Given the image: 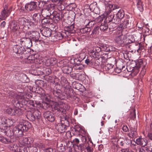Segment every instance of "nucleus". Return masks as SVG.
<instances>
[{
	"label": "nucleus",
	"instance_id": "nucleus-23",
	"mask_svg": "<svg viewBox=\"0 0 152 152\" xmlns=\"http://www.w3.org/2000/svg\"><path fill=\"white\" fill-rule=\"evenodd\" d=\"M130 21L129 18H127L125 19L124 22L122 23H121L119 27L121 28V29L126 28L129 24Z\"/></svg>",
	"mask_w": 152,
	"mask_h": 152
},
{
	"label": "nucleus",
	"instance_id": "nucleus-45",
	"mask_svg": "<svg viewBox=\"0 0 152 152\" xmlns=\"http://www.w3.org/2000/svg\"><path fill=\"white\" fill-rule=\"evenodd\" d=\"M113 65L111 64H108L104 67V69L105 70L108 71L111 70L113 68Z\"/></svg>",
	"mask_w": 152,
	"mask_h": 152
},
{
	"label": "nucleus",
	"instance_id": "nucleus-6",
	"mask_svg": "<svg viewBox=\"0 0 152 152\" xmlns=\"http://www.w3.org/2000/svg\"><path fill=\"white\" fill-rule=\"evenodd\" d=\"M117 35L115 39V42L118 44L121 45L124 44L125 39H126V36L125 35H122V33L120 32H117L116 34Z\"/></svg>",
	"mask_w": 152,
	"mask_h": 152
},
{
	"label": "nucleus",
	"instance_id": "nucleus-43",
	"mask_svg": "<svg viewBox=\"0 0 152 152\" xmlns=\"http://www.w3.org/2000/svg\"><path fill=\"white\" fill-rule=\"evenodd\" d=\"M34 116L35 118V120L39 119L40 118L41 113L37 110H35L34 112Z\"/></svg>",
	"mask_w": 152,
	"mask_h": 152
},
{
	"label": "nucleus",
	"instance_id": "nucleus-53",
	"mask_svg": "<svg viewBox=\"0 0 152 152\" xmlns=\"http://www.w3.org/2000/svg\"><path fill=\"white\" fill-rule=\"evenodd\" d=\"M64 33H64V32H63L62 33H61L60 32H58V33L57 36H58L59 37V39H61L64 36L66 37V35L64 34Z\"/></svg>",
	"mask_w": 152,
	"mask_h": 152
},
{
	"label": "nucleus",
	"instance_id": "nucleus-56",
	"mask_svg": "<svg viewBox=\"0 0 152 152\" xmlns=\"http://www.w3.org/2000/svg\"><path fill=\"white\" fill-rule=\"evenodd\" d=\"M124 142L125 143H126V145H129L130 144V143H131V140L126 138H124Z\"/></svg>",
	"mask_w": 152,
	"mask_h": 152
},
{
	"label": "nucleus",
	"instance_id": "nucleus-62",
	"mask_svg": "<svg viewBox=\"0 0 152 152\" xmlns=\"http://www.w3.org/2000/svg\"><path fill=\"white\" fill-rule=\"evenodd\" d=\"M120 20H121L120 19L118 18L117 19H113L112 23H115V24H117L119 22Z\"/></svg>",
	"mask_w": 152,
	"mask_h": 152
},
{
	"label": "nucleus",
	"instance_id": "nucleus-13",
	"mask_svg": "<svg viewBox=\"0 0 152 152\" xmlns=\"http://www.w3.org/2000/svg\"><path fill=\"white\" fill-rule=\"evenodd\" d=\"M44 116L47 120L51 122L55 120V116L53 113L49 111H46L44 114Z\"/></svg>",
	"mask_w": 152,
	"mask_h": 152
},
{
	"label": "nucleus",
	"instance_id": "nucleus-60",
	"mask_svg": "<svg viewBox=\"0 0 152 152\" xmlns=\"http://www.w3.org/2000/svg\"><path fill=\"white\" fill-rule=\"evenodd\" d=\"M46 152H55V150L51 148H49L45 149Z\"/></svg>",
	"mask_w": 152,
	"mask_h": 152
},
{
	"label": "nucleus",
	"instance_id": "nucleus-28",
	"mask_svg": "<svg viewBox=\"0 0 152 152\" xmlns=\"http://www.w3.org/2000/svg\"><path fill=\"white\" fill-rule=\"evenodd\" d=\"M84 68V66L83 64H75L73 66V69L77 70H82Z\"/></svg>",
	"mask_w": 152,
	"mask_h": 152
},
{
	"label": "nucleus",
	"instance_id": "nucleus-21",
	"mask_svg": "<svg viewBox=\"0 0 152 152\" xmlns=\"http://www.w3.org/2000/svg\"><path fill=\"white\" fill-rule=\"evenodd\" d=\"M9 148L10 150L15 152H20L21 151L22 148L17 144L11 145L9 147Z\"/></svg>",
	"mask_w": 152,
	"mask_h": 152
},
{
	"label": "nucleus",
	"instance_id": "nucleus-52",
	"mask_svg": "<svg viewBox=\"0 0 152 152\" xmlns=\"http://www.w3.org/2000/svg\"><path fill=\"white\" fill-rule=\"evenodd\" d=\"M144 24L140 22H138L137 25L136 26L138 28H141L142 29V28L144 26H143Z\"/></svg>",
	"mask_w": 152,
	"mask_h": 152
},
{
	"label": "nucleus",
	"instance_id": "nucleus-38",
	"mask_svg": "<svg viewBox=\"0 0 152 152\" xmlns=\"http://www.w3.org/2000/svg\"><path fill=\"white\" fill-rule=\"evenodd\" d=\"M26 94L25 92L19 93L18 94L19 98V102H21L20 100H24L25 98H26Z\"/></svg>",
	"mask_w": 152,
	"mask_h": 152
},
{
	"label": "nucleus",
	"instance_id": "nucleus-3",
	"mask_svg": "<svg viewBox=\"0 0 152 152\" xmlns=\"http://www.w3.org/2000/svg\"><path fill=\"white\" fill-rule=\"evenodd\" d=\"M31 33L29 32L26 34L25 37L21 38L20 42L21 45L28 47H30L32 45V42L31 38Z\"/></svg>",
	"mask_w": 152,
	"mask_h": 152
},
{
	"label": "nucleus",
	"instance_id": "nucleus-11",
	"mask_svg": "<svg viewBox=\"0 0 152 152\" xmlns=\"http://www.w3.org/2000/svg\"><path fill=\"white\" fill-rule=\"evenodd\" d=\"M53 94L55 96L61 99H65L64 93H63L61 90L57 89L56 87L54 89L53 91Z\"/></svg>",
	"mask_w": 152,
	"mask_h": 152
},
{
	"label": "nucleus",
	"instance_id": "nucleus-50",
	"mask_svg": "<svg viewBox=\"0 0 152 152\" xmlns=\"http://www.w3.org/2000/svg\"><path fill=\"white\" fill-rule=\"evenodd\" d=\"M142 32L148 35L149 33V29L148 28L145 26H144L142 29Z\"/></svg>",
	"mask_w": 152,
	"mask_h": 152
},
{
	"label": "nucleus",
	"instance_id": "nucleus-55",
	"mask_svg": "<svg viewBox=\"0 0 152 152\" xmlns=\"http://www.w3.org/2000/svg\"><path fill=\"white\" fill-rule=\"evenodd\" d=\"M122 129L124 132H127L129 131V129L127 126L126 125H123L122 127Z\"/></svg>",
	"mask_w": 152,
	"mask_h": 152
},
{
	"label": "nucleus",
	"instance_id": "nucleus-47",
	"mask_svg": "<svg viewBox=\"0 0 152 152\" xmlns=\"http://www.w3.org/2000/svg\"><path fill=\"white\" fill-rule=\"evenodd\" d=\"M66 5H67V6L69 7L70 10H72L73 9L76 7V4L74 3H66Z\"/></svg>",
	"mask_w": 152,
	"mask_h": 152
},
{
	"label": "nucleus",
	"instance_id": "nucleus-12",
	"mask_svg": "<svg viewBox=\"0 0 152 152\" xmlns=\"http://www.w3.org/2000/svg\"><path fill=\"white\" fill-rule=\"evenodd\" d=\"M61 18L60 14L57 11H54L52 13L50 19L51 20H53L54 23H58Z\"/></svg>",
	"mask_w": 152,
	"mask_h": 152
},
{
	"label": "nucleus",
	"instance_id": "nucleus-58",
	"mask_svg": "<svg viewBox=\"0 0 152 152\" xmlns=\"http://www.w3.org/2000/svg\"><path fill=\"white\" fill-rule=\"evenodd\" d=\"M139 152H148L147 151H146V149L145 146H142L140 148Z\"/></svg>",
	"mask_w": 152,
	"mask_h": 152
},
{
	"label": "nucleus",
	"instance_id": "nucleus-1",
	"mask_svg": "<svg viewBox=\"0 0 152 152\" xmlns=\"http://www.w3.org/2000/svg\"><path fill=\"white\" fill-rule=\"evenodd\" d=\"M70 115L67 116L66 115L64 118L61 121V123H58L56 126V128L58 132L60 133L65 132L67 129V125L69 124V120L70 118Z\"/></svg>",
	"mask_w": 152,
	"mask_h": 152
},
{
	"label": "nucleus",
	"instance_id": "nucleus-64",
	"mask_svg": "<svg viewBox=\"0 0 152 152\" xmlns=\"http://www.w3.org/2000/svg\"><path fill=\"white\" fill-rule=\"evenodd\" d=\"M86 149L87 152H93L92 151L91 149V148L89 145L86 148Z\"/></svg>",
	"mask_w": 152,
	"mask_h": 152
},
{
	"label": "nucleus",
	"instance_id": "nucleus-15",
	"mask_svg": "<svg viewBox=\"0 0 152 152\" xmlns=\"http://www.w3.org/2000/svg\"><path fill=\"white\" fill-rule=\"evenodd\" d=\"M28 20L22 17L19 18L17 20L18 24L20 26L21 29H23L27 23H28Z\"/></svg>",
	"mask_w": 152,
	"mask_h": 152
},
{
	"label": "nucleus",
	"instance_id": "nucleus-7",
	"mask_svg": "<svg viewBox=\"0 0 152 152\" xmlns=\"http://www.w3.org/2000/svg\"><path fill=\"white\" fill-rule=\"evenodd\" d=\"M34 142L33 138L29 137H23L21 138L20 140V144L23 146L27 147L31 145Z\"/></svg>",
	"mask_w": 152,
	"mask_h": 152
},
{
	"label": "nucleus",
	"instance_id": "nucleus-33",
	"mask_svg": "<svg viewBox=\"0 0 152 152\" xmlns=\"http://www.w3.org/2000/svg\"><path fill=\"white\" fill-rule=\"evenodd\" d=\"M84 23L87 24L86 25V27H89L90 28L91 27L94 26V24L95 23V22L94 21H89L88 20H86L85 21Z\"/></svg>",
	"mask_w": 152,
	"mask_h": 152
},
{
	"label": "nucleus",
	"instance_id": "nucleus-36",
	"mask_svg": "<svg viewBox=\"0 0 152 152\" xmlns=\"http://www.w3.org/2000/svg\"><path fill=\"white\" fill-rule=\"evenodd\" d=\"M74 26L72 24L70 26H69L66 28V31L67 32L70 33H73L75 32L74 29Z\"/></svg>",
	"mask_w": 152,
	"mask_h": 152
},
{
	"label": "nucleus",
	"instance_id": "nucleus-18",
	"mask_svg": "<svg viewBox=\"0 0 152 152\" xmlns=\"http://www.w3.org/2000/svg\"><path fill=\"white\" fill-rule=\"evenodd\" d=\"M37 147L31 145L25 147L23 149L24 152H37Z\"/></svg>",
	"mask_w": 152,
	"mask_h": 152
},
{
	"label": "nucleus",
	"instance_id": "nucleus-51",
	"mask_svg": "<svg viewBox=\"0 0 152 152\" xmlns=\"http://www.w3.org/2000/svg\"><path fill=\"white\" fill-rule=\"evenodd\" d=\"M32 56H29L27 59V62L28 63H34L35 62V60L34 59L32 58Z\"/></svg>",
	"mask_w": 152,
	"mask_h": 152
},
{
	"label": "nucleus",
	"instance_id": "nucleus-35",
	"mask_svg": "<svg viewBox=\"0 0 152 152\" xmlns=\"http://www.w3.org/2000/svg\"><path fill=\"white\" fill-rule=\"evenodd\" d=\"M27 118L29 120L34 121L35 120V118L34 116V113H32L31 111H28L27 115Z\"/></svg>",
	"mask_w": 152,
	"mask_h": 152
},
{
	"label": "nucleus",
	"instance_id": "nucleus-16",
	"mask_svg": "<svg viewBox=\"0 0 152 152\" xmlns=\"http://www.w3.org/2000/svg\"><path fill=\"white\" fill-rule=\"evenodd\" d=\"M102 50V48L99 47H95L91 52L92 54L93 57L94 58H98L99 56V52Z\"/></svg>",
	"mask_w": 152,
	"mask_h": 152
},
{
	"label": "nucleus",
	"instance_id": "nucleus-20",
	"mask_svg": "<svg viewBox=\"0 0 152 152\" xmlns=\"http://www.w3.org/2000/svg\"><path fill=\"white\" fill-rule=\"evenodd\" d=\"M137 135V129L136 126L131 127L130 132L128 134V135L131 138L135 137Z\"/></svg>",
	"mask_w": 152,
	"mask_h": 152
},
{
	"label": "nucleus",
	"instance_id": "nucleus-41",
	"mask_svg": "<svg viewBox=\"0 0 152 152\" xmlns=\"http://www.w3.org/2000/svg\"><path fill=\"white\" fill-rule=\"evenodd\" d=\"M41 15L39 13H35L33 16V18L35 22L39 21L40 19Z\"/></svg>",
	"mask_w": 152,
	"mask_h": 152
},
{
	"label": "nucleus",
	"instance_id": "nucleus-14",
	"mask_svg": "<svg viewBox=\"0 0 152 152\" xmlns=\"http://www.w3.org/2000/svg\"><path fill=\"white\" fill-rule=\"evenodd\" d=\"M147 142V140L145 138H142L141 136H140L138 138H137L135 142L137 145H141L142 146H146Z\"/></svg>",
	"mask_w": 152,
	"mask_h": 152
},
{
	"label": "nucleus",
	"instance_id": "nucleus-19",
	"mask_svg": "<svg viewBox=\"0 0 152 152\" xmlns=\"http://www.w3.org/2000/svg\"><path fill=\"white\" fill-rule=\"evenodd\" d=\"M41 14L44 18H50L51 15V11L49 9H42L41 12Z\"/></svg>",
	"mask_w": 152,
	"mask_h": 152
},
{
	"label": "nucleus",
	"instance_id": "nucleus-30",
	"mask_svg": "<svg viewBox=\"0 0 152 152\" xmlns=\"http://www.w3.org/2000/svg\"><path fill=\"white\" fill-rule=\"evenodd\" d=\"M32 37V40L34 41L35 42H38L39 41V39L40 38L39 34V33L36 32L34 33V34L31 35Z\"/></svg>",
	"mask_w": 152,
	"mask_h": 152
},
{
	"label": "nucleus",
	"instance_id": "nucleus-5",
	"mask_svg": "<svg viewBox=\"0 0 152 152\" xmlns=\"http://www.w3.org/2000/svg\"><path fill=\"white\" fill-rule=\"evenodd\" d=\"M105 11L104 15H109L112 10L119 8V7L116 5H113L111 3L106 2L105 3Z\"/></svg>",
	"mask_w": 152,
	"mask_h": 152
},
{
	"label": "nucleus",
	"instance_id": "nucleus-17",
	"mask_svg": "<svg viewBox=\"0 0 152 152\" xmlns=\"http://www.w3.org/2000/svg\"><path fill=\"white\" fill-rule=\"evenodd\" d=\"M24 48L18 45H15L13 47V50L14 53L16 54H21L23 53Z\"/></svg>",
	"mask_w": 152,
	"mask_h": 152
},
{
	"label": "nucleus",
	"instance_id": "nucleus-27",
	"mask_svg": "<svg viewBox=\"0 0 152 152\" xmlns=\"http://www.w3.org/2000/svg\"><path fill=\"white\" fill-rule=\"evenodd\" d=\"M108 28V26L106 22L104 21L99 26V28L101 31H104L107 30Z\"/></svg>",
	"mask_w": 152,
	"mask_h": 152
},
{
	"label": "nucleus",
	"instance_id": "nucleus-26",
	"mask_svg": "<svg viewBox=\"0 0 152 152\" xmlns=\"http://www.w3.org/2000/svg\"><path fill=\"white\" fill-rule=\"evenodd\" d=\"M22 110L18 107H15L13 108V115H20L22 114Z\"/></svg>",
	"mask_w": 152,
	"mask_h": 152
},
{
	"label": "nucleus",
	"instance_id": "nucleus-34",
	"mask_svg": "<svg viewBox=\"0 0 152 152\" xmlns=\"http://www.w3.org/2000/svg\"><path fill=\"white\" fill-rule=\"evenodd\" d=\"M137 6L138 10L141 12L143 10L142 2L140 0H136Z\"/></svg>",
	"mask_w": 152,
	"mask_h": 152
},
{
	"label": "nucleus",
	"instance_id": "nucleus-31",
	"mask_svg": "<svg viewBox=\"0 0 152 152\" xmlns=\"http://www.w3.org/2000/svg\"><path fill=\"white\" fill-rule=\"evenodd\" d=\"M64 105H60L56 106L54 107V109L55 110H57L58 111L63 113L65 112L66 110L64 108Z\"/></svg>",
	"mask_w": 152,
	"mask_h": 152
},
{
	"label": "nucleus",
	"instance_id": "nucleus-2",
	"mask_svg": "<svg viewBox=\"0 0 152 152\" xmlns=\"http://www.w3.org/2000/svg\"><path fill=\"white\" fill-rule=\"evenodd\" d=\"M28 129L27 126L24 124H18L16 127H14L12 132L13 134L17 137L21 136L24 131H27Z\"/></svg>",
	"mask_w": 152,
	"mask_h": 152
},
{
	"label": "nucleus",
	"instance_id": "nucleus-9",
	"mask_svg": "<svg viewBox=\"0 0 152 152\" xmlns=\"http://www.w3.org/2000/svg\"><path fill=\"white\" fill-rule=\"evenodd\" d=\"M10 28L11 31L13 32H15L19 30L20 31H23V29H21L17 21L12 20L10 24Z\"/></svg>",
	"mask_w": 152,
	"mask_h": 152
},
{
	"label": "nucleus",
	"instance_id": "nucleus-40",
	"mask_svg": "<svg viewBox=\"0 0 152 152\" xmlns=\"http://www.w3.org/2000/svg\"><path fill=\"white\" fill-rule=\"evenodd\" d=\"M51 19L48 18H44L41 21V23L43 25L49 24L50 23Z\"/></svg>",
	"mask_w": 152,
	"mask_h": 152
},
{
	"label": "nucleus",
	"instance_id": "nucleus-32",
	"mask_svg": "<svg viewBox=\"0 0 152 152\" xmlns=\"http://www.w3.org/2000/svg\"><path fill=\"white\" fill-rule=\"evenodd\" d=\"M73 69L71 67L66 66L64 67L63 71L65 73L69 74L72 71Z\"/></svg>",
	"mask_w": 152,
	"mask_h": 152
},
{
	"label": "nucleus",
	"instance_id": "nucleus-22",
	"mask_svg": "<svg viewBox=\"0 0 152 152\" xmlns=\"http://www.w3.org/2000/svg\"><path fill=\"white\" fill-rule=\"evenodd\" d=\"M42 32L43 36L46 37H50L51 34V29L47 28H43Z\"/></svg>",
	"mask_w": 152,
	"mask_h": 152
},
{
	"label": "nucleus",
	"instance_id": "nucleus-10",
	"mask_svg": "<svg viewBox=\"0 0 152 152\" xmlns=\"http://www.w3.org/2000/svg\"><path fill=\"white\" fill-rule=\"evenodd\" d=\"M37 2H31L26 4L25 6V9L27 11H32L35 9L37 7Z\"/></svg>",
	"mask_w": 152,
	"mask_h": 152
},
{
	"label": "nucleus",
	"instance_id": "nucleus-54",
	"mask_svg": "<svg viewBox=\"0 0 152 152\" xmlns=\"http://www.w3.org/2000/svg\"><path fill=\"white\" fill-rule=\"evenodd\" d=\"M42 106L44 107H45V108H48L50 106V104H49L48 102H43L42 104Z\"/></svg>",
	"mask_w": 152,
	"mask_h": 152
},
{
	"label": "nucleus",
	"instance_id": "nucleus-49",
	"mask_svg": "<svg viewBox=\"0 0 152 152\" xmlns=\"http://www.w3.org/2000/svg\"><path fill=\"white\" fill-rule=\"evenodd\" d=\"M110 47L109 46L104 45L102 47V50L106 52L110 51L111 50L110 49Z\"/></svg>",
	"mask_w": 152,
	"mask_h": 152
},
{
	"label": "nucleus",
	"instance_id": "nucleus-24",
	"mask_svg": "<svg viewBox=\"0 0 152 152\" xmlns=\"http://www.w3.org/2000/svg\"><path fill=\"white\" fill-rule=\"evenodd\" d=\"M8 121H9V119H6L4 118H0V127H1L2 129H3V127L4 128L7 127Z\"/></svg>",
	"mask_w": 152,
	"mask_h": 152
},
{
	"label": "nucleus",
	"instance_id": "nucleus-8",
	"mask_svg": "<svg viewBox=\"0 0 152 152\" xmlns=\"http://www.w3.org/2000/svg\"><path fill=\"white\" fill-rule=\"evenodd\" d=\"M61 83L62 86L64 88V91L65 94L67 95L69 94L71 87L68 81L66 80V79H64L61 81Z\"/></svg>",
	"mask_w": 152,
	"mask_h": 152
},
{
	"label": "nucleus",
	"instance_id": "nucleus-29",
	"mask_svg": "<svg viewBox=\"0 0 152 152\" xmlns=\"http://www.w3.org/2000/svg\"><path fill=\"white\" fill-rule=\"evenodd\" d=\"M116 16L117 18L121 20L124 16V11L122 10H120L116 14Z\"/></svg>",
	"mask_w": 152,
	"mask_h": 152
},
{
	"label": "nucleus",
	"instance_id": "nucleus-37",
	"mask_svg": "<svg viewBox=\"0 0 152 152\" xmlns=\"http://www.w3.org/2000/svg\"><path fill=\"white\" fill-rule=\"evenodd\" d=\"M99 27L98 26L94 28L91 34L92 37H94L96 35L99 34Z\"/></svg>",
	"mask_w": 152,
	"mask_h": 152
},
{
	"label": "nucleus",
	"instance_id": "nucleus-59",
	"mask_svg": "<svg viewBox=\"0 0 152 152\" xmlns=\"http://www.w3.org/2000/svg\"><path fill=\"white\" fill-rule=\"evenodd\" d=\"M146 146H145V147L146 148V151H147L148 152H151V147L150 146V144H147L146 145Z\"/></svg>",
	"mask_w": 152,
	"mask_h": 152
},
{
	"label": "nucleus",
	"instance_id": "nucleus-61",
	"mask_svg": "<svg viewBox=\"0 0 152 152\" xmlns=\"http://www.w3.org/2000/svg\"><path fill=\"white\" fill-rule=\"evenodd\" d=\"M93 62V60H90V59L89 58H87L86 60H85V63L86 64H89L90 63H92Z\"/></svg>",
	"mask_w": 152,
	"mask_h": 152
},
{
	"label": "nucleus",
	"instance_id": "nucleus-42",
	"mask_svg": "<svg viewBox=\"0 0 152 152\" xmlns=\"http://www.w3.org/2000/svg\"><path fill=\"white\" fill-rule=\"evenodd\" d=\"M135 61L136 64L135 67L140 69L143 64L142 60L141 59H140L136 60Z\"/></svg>",
	"mask_w": 152,
	"mask_h": 152
},
{
	"label": "nucleus",
	"instance_id": "nucleus-39",
	"mask_svg": "<svg viewBox=\"0 0 152 152\" xmlns=\"http://www.w3.org/2000/svg\"><path fill=\"white\" fill-rule=\"evenodd\" d=\"M106 16H107L106 19V21L108 22H112L114 17V15L113 13H111L109 15H108Z\"/></svg>",
	"mask_w": 152,
	"mask_h": 152
},
{
	"label": "nucleus",
	"instance_id": "nucleus-63",
	"mask_svg": "<svg viewBox=\"0 0 152 152\" xmlns=\"http://www.w3.org/2000/svg\"><path fill=\"white\" fill-rule=\"evenodd\" d=\"M52 58L48 59L46 60V62L47 64V65L49 66L53 64V62L52 61Z\"/></svg>",
	"mask_w": 152,
	"mask_h": 152
},
{
	"label": "nucleus",
	"instance_id": "nucleus-44",
	"mask_svg": "<svg viewBox=\"0 0 152 152\" xmlns=\"http://www.w3.org/2000/svg\"><path fill=\"white\" fill-rule=\"evenodd\" d=\"M1 142L5 144H8L9 142H11V141L9 139L7 138L4 137H2L0 139Z\"/></svg>",
	"mask_w": 152,
	"mask_h": 152
},
{
	"label": "nucleus",
	"instance_id": "nucleus-25",
	"mask_svg": "<svg viewBox=\"0 0 152 152\" xmlns=\"http://www.w3.org/2000/svg\"><path fill=\"white\" fill-rule=\"evenodd\" d=\"M91 29L88 27L81 29H80V33L82 34H83V36H87L89 34V31H91Z\"/></svg>",
	"mask_w": 152,
	"mask_h": 152
},
{
	"label": "nucleus",
	"instance_id": "nucleus-57",
	"mask_svg": "<svg viewBox=\"0 0 152 152\" xmlns=\"http://www.w3.org/2000/svg\"><path fill=\"white\" fill-rule=\"evenodd\" d=\"M13 109L12 108H9L7 109V113L9 114H11L13 115Z\"/></svg>",
	"mask_w": 152,
	"mask_h": 152
},
{
	"label": "nucleus",
	"instance_id": "nucleus-4",
	"mask_svg": "<svg viewBox=\"0 0 152 152\" xmlns=\"http://www.w3.org/2000/svg\"><path fill=\"white\" fill-rule=\"evenodd\" d=\"M12 11V7L8 8L6 6L4 7L1 12L0 15V20H5L6 18L10 15Z\"/></svg>",
	"mask_w": 152,
	"mask_h": 152
},
{
	"label": "nucleus",
	"instance_id": "nucleus-46",
	"mask_svg": "<svg viewBox=\"0 0 152 152\" xmlns=\"http://www.w3.org/2000/svg\"><path fill=\"white\" fill-rule=\"evenodd\" d=\"M139 69L136 67H133L132 70H131L132 75L134 76L137 75L139 72Z\"/></svg>",
	"mask_w": 152,
	"mask_h": 152
},
{
	"label": "nucleus",
	"instance_id": "nucleus-48",
	"mask_svg": "<svg viewBox=\"0 0 152 152\" xmlns=\"http://www.w3.org/2000/svg\"><path fill=\"white\" fill-rule=\"evenodd\" d=\"M35 145L39 148L43 150H44L45 148V145L41 143H37Z\"/></svg>",
	"mask_w": 152,
	"mask_h": 152
}]
</instances>
